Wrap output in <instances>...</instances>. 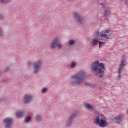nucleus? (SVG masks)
<instances>
[{"label":"nucleus","mask_w":128,"mask_h":128,"mask_svg":"<svg viewBox=\"0 0 128 128\" xmlns=\"http://www.w3.org/2000/svg\"><path fill=\"white\" fill-rule=\"evenodd\" d=\"M23 98L24 104H28V102H31V100H32V95L26 94L24 96Z\"/></svg>","instance_id":"11"},{"label":"nucleus","mask_w":128,"mask_h":128,"mask_svg":"<svg viewBox=\"0 0 128 128\" xmlns=\"http://www.w3.org/2000/svg\"><path fill=\"white\" fill-rule=\"evenodd\" d=\"M110 32V30H106V34H108Z\"/></svg>","instance_id":"32"},{"label":"nucleus","mask_w":128,"mask_h":128,"mask_svg":"<svg viewBox=\"0 0 128 128\" xmlns=\"http://www.w3.org/2000/svg\"><path fill=\"white\" fill-rule=\"evenodd\" d=\"M98 42H99V48H102V44H104V42L99 41Z\"/></svg>","instance_id":"23"},{"label":"nucleus","mask_w":128,"mask_h":128,"mask_svg":"<svg viewBox=\"0 0 128 128\" xmlns=\"http://www.w3.org/2000/svg\"><path fill=\"white\" fill-rule=\"evenodd\" d=\"M85 108H86V110H94V107L90 104H86L85 105Z\"/></svg>","instance_id":"16"},{"label":"nucleus","mask_w":128,"mask_h":128,"mask_svg":"<svg viewBox=\"0 0 128 128\" xmlns=\"http://www.w3.org/2000/svg\"><path fill=\"white\" fill-rule=\"evenodd\" d=\"M124 64H120V68L118 70V74H120V72H122V70L124 68Z\"/></svg>","instance_id":"18"},{"label":"nucleus","mask_w":128,"mask_h":128,"mask_svg":"<svg viewBox=\"0 0 128 128\" xmlns=\"http://www.w3.org/2000/svg\"><path fill=\"white\" fill-rule=\"evenodd\" d=\"M126 62V56H122L121 59L120 64H124Z\"/></svg>","instance_id":"17"},{"label":"nucleus","mask_w":128,"mask_h":128,"mask_svg":"<svg viewBox=\"0 0 128 128\" xmlns=\"http://www.w3.org/2000/svg\"><path fill=\"white\" fill-rule=\"evenodd\" d=\"M124 114H120L114 118V120L116 124H120V122H124Z\"/></svg>","instance_id":"9"},{"label":"nucleus","mask_w":128,"mask_h":128,"mask_svg":"<svg viewBox=\"0 0 128 128\" xmlns=\"http://www.w3.org/2000/svg\"><path fill=\"white\" fill-rule=\"evenodd\" d=\"M50 46V50H54L56 47L58 50H60L64 45L60 43V39L58 37H55L54 38L53 40L52 41Z\"/></svg>","instance_id":"4"},{"label":"nucleus","mask_w":128,"mask_h":128,"mask_svg":"<svg viewBox=\"0 0 128 128\" xmlns=\"http://www.w3.org/2000/svg\"><path fill=\"white\" fill-rule=\"evenodd\" d=\"M86 78V72L81 70L74 76H71V78L74 80H70L69 83L74 88L78 86H80L84 82V78Z\"/></svg>","instance_id":"2"},{"label":"nucleus","mask_w":128,"mask_h":128,"mask_svg":"<svg viewBox=\"0 0 128 128\" xmlns=\"http://www.w3.org/2000/svg\"><path fill=\"white\" fill-rule=\"evenodd\" d=\"M0 102H2V100L0 99Z\"/></svg>","instance_id":"36"},{"label":"nucleus","mask_w":128,"mask_h":128,"mask_svg":"<svg viewBox=\"0 0 128 128\" xmlns=\"http://www.w3.org/2000/svg\"><path fill=\"white\" fill-rule=\"evenodd\" d=\"M102 6L105 10L104 16H106V17L110 16V14H112V10H110V8L106 6V4H102Z\"/></svg>","instance_id":"10"},{"label":"nucleus","mask_w":128,"mask_h":128,"mask_svg":"<svg viewBox=\"0 0 128 128\" xmlns=\"http://www.w3.org/2000/svg\"><path fill=\"white\" fill-rule=\"evenodd\" d=\"M92 42H90L91 46H96L98 44V42L100 40L98 38H95L92 39Z\"/></svg>","instance_id":"12"},{"label":"nucleus","mask_w":128,"mask_h":128,"mask_svg":"<svg viewBox=\"0 0 128 128\" xmlns=\"http://www.w3.org/2000/svg\"><path fill=\"white\" fill-rule=\"evenodd\" d=\"M46 90H48V89H46V88H43L42 90V94H44V92H46Z\"/></svg>","instance_id":"27"},{"label":"nucleus","mask_w":128,"mask_h":128,"mask_svg":"<svg viewBox=\"0 0 128 128\" xmlns=\"http://www.w3.org/2000/svg\"><path fill=\"white\" fill-rule=\"evenodd\" d=\"M75 42H76L75 40H74L72 39L70 40L68 42V44H69V46H72L74 44Z\"/></svg>","instance_id":"21"},{"label":"nucleus","mask_w":128,"mask_h":128,"mask_svg":"<svg viewBox=\"0 0 128 128\" xmlns=\"http://www.w3.org/2000/svg\"><path fill=\"white\" fill-rule=\"evenodd\" d=\"M0 20H4V14H0Z\"/></svg>","instance_id":"29"},{"label":"nucleus","mask_w":128,"mask_h":128,"mask_svg":"<svg viewBox=\"0 0 128 128\" xmlns=\"http://www.w3.org/2000/svg\"><path fill=\"white\" fill-rule=\"evenodd\" d=\"M2 122L4 124V128H12V124H14V119L12 118H6L3 120Z\"/></svg>","instance_id":"6"},{"label":"nucleus","mask_w":128,"mask_h":128,"mask_svg":"<svg viewBox=\"0 0 128 128\" xmlns=\"http://www.w3.org/2000/svg\"><path fill=\"white\" fill-rule=\"evenodd\" d=\"M80 114L78 110H75L72 114H71L68 118V120L66 121V126H70V124H72V120L74 118H76L78 114Z\"/></svg>","instance_id":"5"},{"label":"nucleus","mask_w":128,"mask_h":128,"mask_svg":"<svg viewBox=\"0 0 128 128\" xmlns=\"http://www.w3.org/2000/svg\"><path fill=\"white\" fill-rule=\"evenodd\" d=\"M106 65L102 62H100L98 60L92 62L90 66V70L93 72H96V76H98L99 78H102L104 76L106 72Z\"/></svg>","instance_id":"1"},{"label":"nucleus","mask_w":128,"mask_h":128,"mask_svg":"<svg viewBox=\"0 0 128 128\" xmlns=\"http://www.w3.org/2000/svg\"><path fill=\"white\" fill-rule=\"evenodd\" d=\"M97 38H98L100 40H106L104 38V37L103 38L98 37Z\"/></svg>","instance_id":"28"},{"label":"nucleus","mask_w":128,"mask_h":128,"mask_svg":"<svg viewBox=\"0 0 128 128\" xmlns=\"http://www.w3.org/2000/svg\"><path fill=\"white\" fill-rule=\"evenodd\" d=\"M102 116H104V114H102Z\"/></svg>","instance_id":"37"},{"label":"nucleus","mask_w":128,"mask_h":128,"mask_svg":"<svg viewBox=\"0 0 128 128\" xmlns=\"http://www.w3.org/2000/svg\"><path fill=\"white\" fill-rule=\"evenodd\" d=\"M122 1L124 4H126V6H128V0H122Z\"/></svg>","instance_id":"26"},{"label":"nucleus","mask_w":128,"mask_h":128,"mask_svg":"<svg viewBox=\"0 0 128 128\" xmlns=\"http://www.w3.org/2000/svg\"><path fill=\"white\" fill-rule=\"evenodd\" d=\"M42 66V62L40 61H38L33 63L32 68L34 70V74H36L40 70V66Z\"/></svg>","instance_id":"7"},{"label":"nucleus","mask_w":128,"mask_h":128,"mask_svg":"<svg viewBox=\"0 0 128 128\" xmlns=\"http://www.w3.org/2000/svg\"><path fill=\"white\" fill-rule=\"evenodd\" d=\"M74 20L75 22H77L79 24H82V22L84 20V18H82L80 14L77 12L74 13Z\"/></svg>","instance_id":"8"},{"label":"nucleus","mask_w":128,"mask_h":128,"mask_svg":"<svg viewBox=\"0 0 128 128\" xmlns=\"http://www.w3.org/2000/svg\"><path fill=\"white\" fill-rule=\"evenodd\" d=\"M10 72V67L7 66H6L4 69L3 70V72Z\"/></svg>","instance_id":"19"},{"label":"nucleus","mask_w":128,"mask_h":128,"mask_svg":"<svg viewBox=\"0 0 128 128\" xmlns=\"http://www.w3.org/2000/svg\"><path fill=\"white\" fill-rule=\"evenodd\" d=\"M103 38H106L107 40H108V38H110L108 34H104Z\"/></svg>","instance_id":"25"},{"label":"nucleus","mask_w":128,"mask_h":128,"mask_svg":"<svg viewBox=\"0 0 128 128\" xmlns=\"http://www.w3.org/2000/svg\"><path fill=\"white\" fill-rule=\"evenodd\" d=\"M12 0H0V4H4V2H10Z\"/></svg>","instance_id":"22"},{"label":"nucleus","mask_w":128,"mask_h":128,"mask_svg":"<svg viewBox=\"0 0 128 128\" xmlns=\"http://www.w3.org/2000/svg\"><path fill=\"white\" fill-rule=\"evenodd\" d=\"M84 84H85V86H92V84H90L88 82H86L84 83Z\"/></svg>","instance_id":"30"},{"label":"nucleus","mask_w":128,"mask_h":128,"mask_svg":"<svg viewBox=\"0 0 128 128\" xmlns=\"http://www.w3.org/2000/svg\"><path fill=\"white\" fill-rule=\"evenodd\" d=\"M120 74H122V72H120V74H118V78H122V75H120Z\"/></svg>","instance_id":"33"},{"label":"nucleus","mask_w":128,"mask_h":128,"mask_svg":"<svg viewBox=\"0 0 128 128\" xmlns=\"http://www.w3.org/2000/svg\"><path fill=\"white\" fill-rule=\"evenodd\" d=\"M112 33L108 34V36H109V38H110V36H112Z\"/></svg>","instance_id":"34"},{"label":"nucleus","mask_w":128,"mask_h":128,"mask_svg":"<svg viewBox=\"0 0 128 128\" xmlns=\"http://www.w3.org/2000/svg\"><path fill=\"white\" fill-rule=\"evenodd\" d=\"M95 124H99L100 128H106L108 126V123L106 121L105 118L100 119V116L97 115L93 121Z\"/></svg>","instance_id":"3"},{"label":"nucleus","mask_w":128,"mask_h":128,"mask_svg":"<svg viewBox=\"0 0 128 128\" xmlns=\"http://www.w3.org/2000/svg\"><path fill=\"white\" fill-rule=\"evenodd\" d=\"M76 62H72L70 64V68H74V67L76 66Z\"/></svg>","instance_id":"24"},{"label":"nucleus","mask_w":128,"mask_h":128,"mask_svg":"<svg viewBox=\"0 0 128 128\" xmlns=\"http://www.w3.org/2000/svg\"><path fill=\"white\" fill-rule=\"evenodd\" d=\"M4 36V34L2 33V30L0 28V36Z\"/></svg>","instance_id":"31"},{"label":"nucleus","mask_w":128,"mask_h":128,"mask_svg":"<svg viewBox=\"0 0 128 128\" xmlns=\"http://www.w3.org/2000/svg\"><path fill=\"white\" fill-rule=\"evenodd\" d=\"M24 116V112H22L19 111L16 112V116L17 118H22Z\"/></svg>","instance_id":"15"},{"label":"nucleus","mask_w":128,"mask_h":128,"mask_svg":"<svg viewBox=\"0 0 128 128\" xmlns=\"http://www.w3.org/2000/svg\"><path fill=\"white\" fill-rule=\"evenodd\" d=\"M28 64H29V65L30 64V62H28Z\"/></svg>","instance_id":"35"},{"label":"nucleus","mask_w":128,"mask_h":128,"mask_svg":"<svg viewBox=\"0 0 128 128\" xmlns=\"http://www.w3.org/2000/svg\"><path fill=\"white\" fill-rule=\"evenodd\" d=\"M32 120V116H25L24 118V122L25 124H28V122Z\"/></svg>","instance_id":"14"},{"label":"nucleus","mask_w":128,"mask_h":128,"mask_svg":"<svg viewBox=\"0 0 128 128\" xmlns=\"http://www.w3.org/2000/svg\"><path fill=\"white\" fill-rule=\"evenodd\" d=\"M96 32L97 34V35L100 36H102V37L104 38V32H102V33L100 34L99 30H96Z\"/></svg>","instance_id":"20"},{"label":"nucleus","mask_w":128,"mask_h":128,"mask_svg":"<svg viewBox=\"0 0 128 128\" xmlns=\"http://www.w3.org/2000/svg\"><path fill=\"white\" fill-rule=\"evenodd\" d=\"M34 119L36 122H42L44 119L42 118V115L37 114L35 116Z\"/></svg>","instance_id":"13"}]
</instances>
